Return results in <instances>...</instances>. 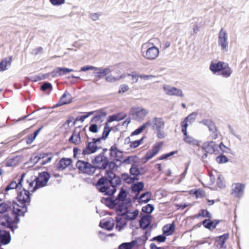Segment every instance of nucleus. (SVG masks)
Masks as SVG:
<instances>
[{"label": "nucleus", "instance_id": "obj_57", "mask_svg": "<svg viewBox=\"0 0 249 249\" xmlns=\"http://www.w3.org/2000/svg\"><path fill=\"white\" fill-rule=\"evenodd\" d=\"M123 77L122 76L114 77L111 74L106 75L105 77V80L107 82L113 83L116 82L118 80H119Z\"/></svg>", "mask_w": 249, "mask_h": 249}, {"label": "nucleus", "instance_id": "obj_17", "mask_svg": "<svg viewBox=\"0 0 249 249\" xmlns=\"http://www.w3.org/2000/svg\"><path fill=\"white\" fill-rule=\"evenodd\" d=\"M151 215H141V218L139 220L140 227L143 230H146L151 225Z\"/></svg>", "mask_w": 249, "mask_h": 249}, {"label": "nucleus", "instance_id": "obj_47", "mask_svg": "<svg viewBox=\"0 0 249 249\" xmlns=\"http://www.w3.org/2000/svg\"><path fill=\"white\" fill-rule=\"evenodd\" d=\"M190 194L195 195L196 198H202L205 196L204 192L200 189L191 190Z\"/></svg>", "mask_w": 249, "mask_h": 249}, {"label": "nucleus", "instance_id": "obj_15", "mask_svg": "<svg viewBox=\"0 0 249 249\" xmlns=\"http://www.w3.org/2000/svg\"><path fill=\"white\" fill-rule=\"evenodd\" d=\"M163 89L165 93L168 95L176 96L181 97L184 96L182 90L176 87L164 85L163 87Z\"/></svg>", "mask_w": 249, "mask_h": 249}, {"label": "nucleus", "instance_id": "obj_46", "mask_svg": "<svg viewBox=\"0 0 249 249\" xmlns=\"http://www.w3.org/2000/svg\"><path fill=\"white\" fill-rule=\"evenodd\" d=\"M127 196V193L126 191L123 188H121L116 197V199L119 201H124L126 199Z\"/></svg>", "mask_w": 249, "mask_h": 249}, {"label": "nucleus", "instance_id": "obj_63", "mask_svg": "<svg viewBox=\"0 0 249 249\" xmlns=\"http://www.w3.org/2000/svg\"><path fill=\"white\" fill-rule=\"evenodd\" d=\"M144 129L145 128L144 127V125L142 124L131 133V136L138 135L141 134Z\"/></svg>", "mask_w": 249, "mask_h": 249}, {"label": "nucleus", "instance_id": "obj_25", "mask_svg": "<svg viewBox=\"0 0 249 249\" xmlns=\"http://www.w3.org/2000/svg\"><path fill=\"white\" fill-rule=\"evenodd\" d=\"M73 71L74 70L65 67H57L52 71L51 74L53 77L57 75L61 76L67 74L68 73Z\"/></svg>", "mask_w": 249, "mask_h": 249}, {"label": "nucleus", "instance_id": "obj_31", "mask_svg": "<svg viewBox=\"0 0 249 249\" xmlns=\"http://www.w3.org/2000/svg\"><path fill=\"white\" fill-rule=\"evenodd\" d=\"M144 183L142 181L132 183L131 189L134 193H136V196H138L139 194L143 189Z\"/></svg>", "mask_w": 249, "mask_h": 249}, {"label": "nucleus", "instance_id": "obj_36", "mask_svg": "<svg viewBox=\"0 0 249 249\" xmlns=\"http://www.w3.org/2000/svg\"><path fill=\"white\" fill-rule=\"evenodd\" d=\"M39 155H43L44 156V157L41 158V160L42 159V160L40 164L42 165H44L50 162L53 158V154L51 152H42L39 153Z\"/></svg>", "mask_w": 249, "mask_h": 249}, {"label": "nucleus", "instance_id": "obj_39", "mask_svg": "<svg viewBox=\"0 0 249 249\" xmlns=\"http://www.w3.org/2000/svg\"><path fill=\"white\" fill-rule=\"evenodd\" d=\"M121 179L127 184H131L136 180H138L139 178H133L130 177L128 174L124 173L121 174Z\"/></svg>", "mask_w": 249, "mask_h": 249}, {"label": "nucleus", "instance_id": "obj_10", "mask_svg": "<svg viewBox=\"0 0 249 249\" xmlns=\"http://www.w3.org/2000/svg\"><path fill=\"white\" fill-rule=\"evenodd\" d=\"M143 56L148 60H154L156 59L159 54V49L155 46L148 47L145 51L142 52Z\"/></svg>", "mask_w": 249, "mask_h": 249}, {"label": "nucleus", "instance_id": "obj_2", "mask_svg": "<svg viewBox=\"0 0 249 249\" xmlns=\"http://www.w3.org/2000/svg\"><path fill=\"white\" fill-rule=\"evenodd\" d=\"M31 196L30 191L25 188H22L21 191H18L17 199L19 204L15 201L13 202L12 214L24 216L25 213L28 212L27 206L30 204Z\"/></svg>", "mask_w": 249, "mask_h": 249}, {"label": "nucleus", "instance_id": "obj_34", "mask_svg": "<svg viewBox=\"0 0 249 249\" xmlns=\"http://www.w3.org/2000/svg\"><path fill=\"white\" fill-rule=\"evenodd\" d=\"M175 230V225L174 222L167 224L162 228L163 233L166 236H169L173 234Z\"/></svg>", "mask_w": 249, "mask_h": 249}, {"label": "nucleus", "instance_id": "obj_6", "mask_svg": "<svg viewBox=\"0 0 249 249\" xmlns=\"http://www.w3.org/2000/svg\"><path fill=\"white\" fill-rule=\"evenodd\" d=\"M115 161L112 160H109L108 159L101 163L97 164L98 169L106 170L105 172L114 173V171H117L119 167Z\"/></svg>", "mask_w": 249, "mask_h": 249}, {"label": "nucleus", "instance_id": "obj_44", "mask_svg": "<svg viewBox=\"0 0 249 249\" xmlns=\"http://www.w3.org/2000/svg\"><path fill=\"white\" fill-rule=\"evenodd\" d=\"M40 89L43 92H48V94H50L53 90V86L51 83L46 81L41 85Z\"/></svg>", "mask_w": 249, "mask_h": 249}, {"label": "nucleus", "instance_id": "obj_40", "mask_svg": "<svg viewBox=\"0 0 249 249\" xmlns=\"http://www.w3.org/2000/svg\"><path fill=\"white\" fill-rule=\"evenodd\" d=\"M102 199L104 200L105 205L110 209H113L117 205V200L109 197H103Z\"/></svg>", "mask_w": 249, "mask_h": 249}, {"label": "nucleus", "instance_id": "obj_49", "mask_svg": "<svg viewBox=\"0 0 249 249\" xmlns=\"http://www.w3.org/2000/svg\"><path fill=\"white\" fill-rule=\"evenodd\" d=\"M112 130V127H109L108 124L105 123L103 132L102 135V138H104L105 140H106Z\"/></svg>", "mask_w": 249, "mask_h": 249}, {"label": "nucleus", "instance_id": "obj_24", "mask_svg": "<svg viewBox=\"0 0 249 249\" xmlns=\"http://www.w3.org/2000/svg\"><path fill=\"white\" fill-rule=\"evenodd\" d=\"M139 211L135 210L131 213L130 210L124 212L123 213L120 214V215L123 216L124 219L126 221H133L135 220L139 215Z\"/></svg>", "mask_w": 249, "mask_h": 249}, {"label": "nucleus", "instance_id": "obj_20", "mask_svg": "<svg viewBox=\"0 0 249 249\" xmlns=\"http://www.w3.org/2000/svg\"><path fill=\"white\" fill-rule=\"evenodd\" d=\"M72 160L71 158H63L60 159L56 165L58 171H62L71 164Z\"/></svg>", "mask_w": 249, "mask_h": 249}, {"label": "nucleus", "instance_id": "obj_52", "mask_svg": "<svg viewBox=\"0 0 249 249\" xmlns=\"http://www.w3.org/2000/svg\"><path fill=\"white\" fill-rule=\"evenodd\" d=\"M135 241L124 242L119 245L118 249H132L134 247V243Z\"/></svg>", "mask_w": 249, "mask_h": 249}, {"label": "nucleus", "instance_id": "obj_59", "mask_svg": "<svg viewBox=\"0 0 249 249\" xmlns=\"http://www.w3.org/2000/svg\"><path fill=\"white\" fill-rule=\"evenodd\" d=\"M199 215L201 216L202 217L212 218V214L206 209H201L199 211Z\"/></svg>", "mask_w": 249, "mask_h": 249}, {"label": "nucleus", "instance_id": "obj_35", "mask_svg": "<svg viewBox=\"0 0 249 249\" xmlns=\"http://www.w3.org/2000/svg\"><path fill=\"white\" fill-rule=\"evenodd\" d=\"M229 237V235L228 233H224L221 236L217 237L215 241L220 245L221 248L225 249L226 246H225V243Z\"/></svg>", "mask_w": 249, "mask_h": 249}, {"label": "nucleus", "instance_id": "obj_21", "mask_svg": "<svg viewBox=\"0 0 249 249\" xmlns=\"http://www.w3.org/2000/svg\"><path fill=\"white\" fill-rule=\"evenodd\" d=\"M115 222L113 219L109 217L107 220H101L99 223V226L108 231H111L114 228Z\"/></svg>", "mask_w": 249, "mask_h": 249}, {"label": "nucleus", "instance_id": "obj_23", "mask_svg": "<svg viewBox=\"0 0 249 249\" xmlns=\"http://www.w3.org/2000/svg\"><path fill=\"white\" fill-rule=\"evenodd\" d=\"M232 186H233V185H232ZM245 188V185L244 184L240 183H235L234 186L232 188L231 194H235V196L240 198L242 196L243 194Z\"/></svg>", "mask_w": 249, "mask_h": 249}, {"label": "nucleus", "instance_id": "obj_18", "mask_svg": "<svg viewBox=\"0 0 249 249\" xmlns=\"http://www.w3.org/2000/svg\"><path fill=\"white\" fill-rule=\"evenodd\" d=\"M131 204V200L130 198L127 199L126 201H122L116 206V211L118 216H120L124 212L128 211L129 205Z\"/></svg>", "mask_w": 249, "mask_h": 249}, {"label": "nucleus", "instance_id": "obj_11", "mask_svg": "<svg viewBox=\"0 0 249 249\" xmlns=\"http://www.w3.org/2000/svg\"><path fill=\"white\" fill-rule=\"evenodd\" d=\"M218 43L222 50L227 51L228 43L227 42V35L225 31L221 28L218 35Z\"/></svg>", "mask_w": 249, "mask_h": 249}, {"label": "nucleus", "instance_id": "obj_1", "mask_svg": "<svg viewBox=\"0 0 249 249\" xmlns=\"http://www.w3.org/2000/svg\"><path fill=\"white\" fill-rule=\"evenodd\" d=\"M122 183L121 178L115 173L105 172L104 176L98 179L96 183L98 191L105 196H113L117 187Z\"/></svg>", "mask_w": 249, "mask_h": 249}, {"label": "nucleus", "instance_id": "obj_45", "mask_svg": "<svg viewBox=\"0 0 249 249\" xmlns=\"http://www.w3.org/2000/svg\"><path fill=\"white\" fill-rule=\"evenodd\" d=\"M94 113V111L87 112L83 115L78 116L76 118L75 120L73 122V124L74 125L76 121H81V122H83L86 118L89 117L90 115L93 114Z\"/></svg>", "mask_w": 249, "mask_h": 249}, {"label": "nucleus", "instance_id": "obj_28", "mask_svg": "<svg viewBox=\"0 0 249 249\" xmlns=\"http://www.w3.org/2000/svg\"><path fill=\"white\" fill-rule=\"evenodd\" d=\"M225 64L224 62L221 61L216 63H212L210 66V69L213 73L221 72L222 70L224 69Z\"/></svg>", "mask_w": 249, "mask_h": 249}, {"label": "nucleus", "instance_id": "obj_14", "mask_svg": "<svg viewBox=\"0 0 249 249\" xmlns=\"http://www.w3.org/2000/svg\"><path fill=\"white\" fill-rule=\"evenodd\" d=\"M101 146H98L93 141L88 143L86 146L83 149L82 155H87L95 153L101 149Z\"/></svg>", "mask_w": 249, "mask_h": 249}, {"label": "nucleus", "instance_id": "obj_64", "mask_svg": "<svg viewBox=\"0 0 249 249\" xmlns=\"http://www.w3.org/2000/svg\"><path fill=\"white\" fill-rule=\"evenodd\" d=\"M156 155L151 150H149L144 155L143 158L145 160L144 162H147L148 160L152 158Z\"/></svg>", "mask_w": 249, "mask_h": 249}, {"label": "nucleus", "instance_id": "obj_53", "mask_svg": "<svg viewBox=\"0 0 249 249\" xmlns=\"http://www.w3.org/2000/svg\"><path fill=\"white\" fill-rule=\"evenodd\" d=\"M231 73V69L225 64L224 69L221 71V75L224 77H228Z\"/></svg>", "mask_w": 249, "mask_h": 249}, {"label": "nucleus", "instance_id": "obj_51", "mask_svg": "<svg viewBox=\"0 0 249 249\" xmlns=\"http://www.w3.org/2000/svg\"><path fill=\"white\" fill-rule=\"evenodd\" d=\"M147 240V237L143 236L142 235L141 237L137 238L135 240H134L132 241H135V243H134V245L135 247V246H139L145 244V243Z\"/></svg>", "mask_w": 249, "mask_h": 249}, {"label": "nucleus", "instance_id": "obj_60", "mask_svg": "<svg viewBox=\"0 0 249 249\" xmlns=\"http://www.w3.org/2000/svg\"><path fill=\"white\" fill-rule=\"evenodd\" d=\"M166 239V235L163 234L154 237L150 241H156L159 243H162L165 242Z\"/></svg>", "mask_w": 249, "mask_h": 249}, {"label": "nucleus", "instance_id": "obj_26", "mask_svg": "<svg viewBox=\"0 0 249 249\" xmlns=\"http://www.w3.org/2000/svg\"><path fill=\"white\" fill-rule=\"evenodd\" d=\"M107 150V149L106 148L103 149L102 152L98 155L95 156L94 158L92 160L91 163L92 164H97L98 163H101V162H103V161L108 159V158L105 156V155L106 152Z\"/></svg>", "mask_w": 249, "mask_h": 249}, {"label": "nucleus", "instance_id": "obj_61", "mask_svg": "<svg viewBox=\"0 0 249 249\" xmlns=\"http://www.w3.org/2000/svg\"><path fill=\"white\" fill-rule=\"evenodd\" d=\"M18 188V184L16 181H12L11 183H10L4 189L5 192H7L10 190L16 189Z\"/></svg>", "mask_w": 249, "mask_h": 249}, {"label": "nucleus", "instance_id": "obj_33", "mask_svg": "<svg viewBox=\"0 0 249 249\" xmlns=\"http://www.w3.org/2000/svg\"><path fill=\"white\" fill-rule=\"evenodd\" d=\"M12 56H10L5 58L0 62V71H3L7 70V66H11Z\"/></svg>", "mask_w": 249, "mask_h": 249}, {"label": "nucleus", "instance_id": "obj_30", "mask_svg": "<svg viewBox=\"0 0 249 249\" xmlns=\"http://www.w3.org/2000/svg\"><path fill=\"white\" fill-rule=\"evenodd\" d=\"M123 216H117L115 218V221L116 222V229L119 231H121L124 229L125 226L127 225V222L125 219L123 220L122 217Z\"/></svg>", "mask_w": 249, "mask_h": 249}, {"label": "nucleus", "instance_id": "obj_13", "mask_svg": "<svg viewBox=\"0 0 249 249\" xmlns=\"http://www.w3.org/2000/svg\"><path fill=\"white\" fill-rule=\"evenodd\" d=\"M109 156L111 159L113 158L112 160L121 161L123 157V151L118 149L117 144L114 143L109 149Z\"/></svg>", "mask_w": 249, "mask_h": 249}, {"label": "nucleus", "instance_id": "obj_48", "mask_svg": "<svg viewBox=\"0 0 249 249\" xmlns=\"http://www.w3.org/2000/svg\"><path fill=\"white\" fill-rule=\"evenodd\" d=\"M43 157H44L43 155L34 153L31 156L30 161L31 163H33L34 165H35L40 160H41V158Z\"/></svg>", "mask_w": 249, "mask_h": 249}, {"label": "nucleus", "instance_id": "obj_9", "mask_svg": "<svg viewBox=\"0 0 249 249\" xmlns=\"http://www.w3.org/2000/svg\"><path fill=\"white\" fill-rule=\"evenodd\" d=\"M147 113L146 109L140 107H132L130 110L132 119L137 121L142 119Z\"/></svg>", "mask_w": 249, "mask_h": 249}, {"label": "nucleus", "instance_id": "obj_58", "mask_svg": "<svg viewBox=\"0 0 249 249\" xmlns=\"http://www.w3.org/2000/svg\"><path fill=\"white\" fill-rule=\"evenodd\" d=\"M177 153H178V151L175 150V151H171V152L167 153L161 155L159 158L158 160H166L168 158L173 156L174 155H175V154H176Z\"/></svg>", "mask_w": 249, "mask_h": 249}, {"label": "nucleus", "instance_id": "obj_16", "mask_svg": "<svg viewBox=\"0 0 249 249\" xmlns=\"http://www.w3.org/2000/svg\"><path fill=\"white\" fill-rule=\"evenodd\" d=\"M72 98L71 94L67 91H65L60 98L59 102L53 107V108L69 104L72 102Z\"/></svg>", "mask_w": 249, "mask_h": 249}, {"label": "nucleus", "instance_id": "obj_55", "mask_svg": "<svg viewBox=\"0 0 249 249\" xmlns=\"http://www.w3.org/2000/svg\"><path fill=\"white\" fill-rule=\"evenodd\" d=\"M145 138V136L142 137L140 140L131 141L130 142V145H129V147L130 148H136L140 146L143 142V140Z\"/></svg>", "mask_w": 249, "mask_h": 249}, {"label": "nucleus", "instance_id": "obj_19", "mask_svg": "<svg viewBox=\"0 0 249 249\" xmlns=\"http://www.w3.org/2000/svg\"><path fill=\"white\" fill-rule=\"evenodd\" d=\"M199 123L207 126L209 131L214 133V139H216L217 137V134L216 133L217 129L214 123L212 120L203 119L199 122Z\"/></svg>", "mask_w": 249, "mask_h": 249}, {"label": "nucleus", "instance_id": "obj_38", "mask_svg": "<svg viewBox=\"0 0 249 249\" xmlns=\"http://www.w3.org/2000/svg\"><path fill=\"white\" fill-rule=\"evenodd\" d=\"M138 158L137 156H129L126 157L122 161L121 163H125L128 164H136L138 162Z\"/></svg>", "mask_w": 249, "mask_h": 249}, {"label": "nucleus", "instance_id": "obj_12", "mask_svg": "<svg viewBox=\"0 0 249 249\" xmlns=\"http://www.w3.org/2000/svg\"><path fill=\"white\" fill-rule=\"evenodd\" d=\"M197 116V113L196 112H193L188 115L185 117L184 120L181 123V129L183 131H185V133H186L187 127L189 125L192 124L196 120Z\"/></svg>", "mask_w": 249, "mask_h": 249}, {"label": "nucleus", "instance_id": "obj_62", "mask_svg": "<svg viewBox=\"0 0 249 249\" xmlns=\"http://www.w3.org/2000/svg\"><path fill=\"white\" fill-rule=\"evenodd\" d=\"M162 144V143L161 142L154 144L152 147V149L151 150L153 151L155 155H156L159 152Z\"/></svg>", "mask_w": 249, "mask_h": 249}, {"label": "nucleus", "instance_id": "obj_42", "mask_svg": "<svg viewBox=\"0 0 249 249\" xmlns=\"http://www.w3.org/2000/svg\"><path fill=\"white\" fill-rule=\"evenodd\" d=\"M1 200L0 199V201ZM11 204L10 202H0V213H5L11 209Z\"/></svg>", "mask_w": 249, "mask_h": 249}, {"label": "nucleus", "instance_id": "obj_41", "mask_svg": "<svg viewBox=\"0 0 249 249\" xmlns=\"http://www.w3.org/2000/svg\"><path fill=\"white\" fill-rule=\"evenodd\" d=\"M129 173L133 178H139V176L140 175L139 168L138 165L136 164H132L129 170Z\"/></svg>", "mask_w": 249, "mask_h": 249}, {"label": "nucleus", "instance_id": "obj_5", "mask_svg": "<svg viewBox=\"0 0 249 249\" xmlns=\"http://www.w3.org/2000/svg\"><path fill=\"white\" fill-rule=\"evenodd\" d=\"M152 128L156 130L157 137L159 139L164 138L166 136V135L164 131L165 122L162 118L154 117L152 119Z\"/></svg>", "mask_w": 249, "mask_h": 249}, {"label": "nucleus", "instance_id": "obj_7", "mask_svg": "<svg viewBox=\"0 0 249 249\" xmlns=\"http://www.w3.org/2000/svg\"><path fill=\"white\" fill-rule=\"evenodd\" d=\"M93 72V75L94 77L93 82L96 83L99 80L102 79L104 76L111 72L109 68H103L102 67H95Z\"/></svg>", "mask_w": 249, "mask_h": 249}, {"label": "nucleus", "instance_id": "obj_4", "mask_svg": "<svg viewBox=\"0 0 249 249\" xmlns=\"http://www.w3.org/2000/svg\"><path fill=\"white\" fill-rule=\"evenodd\" d=\"M50 178L51 175L47 171L39 173L38 176L36 177L35 179L36 184L31 192L34 193L38 189L46 186Z\"/></svg>", "mask_w": 249, "mask_h": 249}, {"label": "nucleus", "instance_id": "obj_29", "mask_svg": "<svg viewBox=\"0 0 249 249\" xmlns=\"http://www.w3.org/2000/svg\"><path fill=\"white\" fill-rule=\"evenodd\" d=\"M152 194L149 191L145 192L142 193L138 198V202L139 204L147 203L148 202L151 197Z\"/></svg>", "mask_w": 249, "mask_h": 249}, {"label": "nucleus", "instance_id": "obj_56", "mask_svg": "<svg viewBox=\"0 0 249 249\" xmlns=\"http://www.w3.org/2000/svg\"><path fill=\"white\" fill-rule=\"evenodd\" d=\"M154 210V206L151 204H148L142 209V211L143 213H148L149 214L152 213Z\"/></svg>", "mask_w": 249, "mask_h": 249}, {"label": "nucleus", "instance_id": "obj_54", "mask_svg": "<svg viewBox=\"0 0 249 249\" xmlns=\"http://www.w3.org/2000/svg\"><path fill=\"white\" fill-rule=\"evenodd\" d=\"M215 160L218 164H223L228 162L229 159L225 155L222 153L216 158Z\"/></svg>", "mask_w": 249, "mask_h": 249}, {"label": "nucleus", "instance_id": "obj_37", "mask_svg": "<svg viewBox=\"0 0 249 249\" xmlns=\"http://www.w3.org/2000/svg\"><path fill=\"white\" fill-rule=\"evenodd\" d=\"M11 222V219L8 214H4L0 215V225L7 227Z\"/></svg>", "mask_w": 249, "mask_h": 249}, {"label": "nucleus", "instance_id": "obj_43", "mask_svg": "<svg viewBox=\"0 0 249 249\" xmlns=\"http://www.w3.org/2000/svg\"><path fill=\"white\" fill-rule=\"evenodd\" d=\"M126 115H124L121 117H120V114L119 113L109 115L106 123H107V124H108V123H110L115 121L119 122L120 120L124 119Z\"/></svg>", "mask_w": 249, "mask_h": 249}, {"label": "nucleus", "instance_id": "obj_50", "mask_svg": "<svg viewBox=\"0 0 249 249\" xmlns=\"http://www.w3.org/2000/svg\"><path fill=\"white\" fill-rule=\"evenodd\" d=\"M212 218H207L203 220L202 222V224L207 229L211 230L213 229V221L211 219Z\"/></svg>", "mask_w": 249, "mask_h": 249}, {"label": "nucleus", "instance_id": "obj_27", "mask_svg": "<svg viewBox=\"0 0 249 249\" xmlns=\"http://www.w3.org/2000/svg\"><path fill=\"white\" fill-rule=\"evenodd\" d=\"M181 131L183 134V135H184L183 140L185 142H186L189 144L193 145H196V146L199 145L200 141L197 140L196 139H195L192 137H191L189 135H188L187 131H186V133H185V132H184L185 131H183L182 129H181Z\"/></svg>", "mask_w": 249, "mask_h": 249}, {"label": "nucleus", "instance_id": "obj_3", "mask_svg": "<svg viewBox=\"0 0 249 249\" xmlns=\"http://www.w3.org/2000/svg\"><path fill=\"white\" fill-rule=\"evenodd\" d=\"M97 164H90L88 161L82 160H78L76 163V167L78 170L84 174L88 175H92L96 171Z\"/></svg>", "mask_w": 249, "mask_h": 249}, {"label": "nucleus", "instance_id": "obj_22", "mask_svg": "<svg viewBox=\"0 0 249 249\" xmlns=\"http://www.w3.org/2000/svg\"><path fill=\"white\" fill-rule=\"evenodd\" d=\"M11 240V235L9 231L0 230V244L3 245L8 244Z\"/></svg>", "mask_w": 249, "mask_h": 249}, {"label": "nucleus", "instance_id": "obj_8", "mask_svg": "<svg viewBox=\"0 0 249 249\" xmlns=\"http://www.w3.org/2000/svg\"><path fill=\"white\" fill-rule=\"evenodd\" d=\"M201 148L206 153L210 154H217L219 152L218 145L213 141L204 142L201 146Z\"/></svg>", "mask_w": 249, "mask_h": 249}, {"label": "nucleus", "instance_id": "obj_32", "mask_svg": "<svg viewBox=\"0 0 249 249\" xmlns=\"http://www.w3.org/2000/svg\"><path fill=\"white\" fill-rule=\"evenodd\" d=\"M94 113L96 112V114L92 117L91 122H97L99 120L103 121L102 119L105 118L107 115V112L103 109H101L94 111Z\"/></svg>", "mask_w": 249, "mask_h": 249}]
</instances>
